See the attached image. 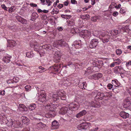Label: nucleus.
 Wrapping results in <instances>:
<instances>
[{
    "label": "nucleus",
    "instance_id": "obj_1",
    "mask_svg": "<svg viewBox=\"0 0 131 131\" xmlns=\"http://www.w3.org/2000/svg\"><path fill=\"white\" fill-rule=\"evenodd\" d=\"M38 93L37 95L39 96V100L41 102H43L46 100V94L44 90L39 89L37 87Z\"/></svg>",
    "mask_w": 131,
    "mask_h": 131
},
{
    "label": "nucleus",
    "instance_id": "obj_2",
    "mask_svg": "<svg viewBox=\"0 0 131 131\" xmlns=\"http://www.w3.org/2000/svg\"><path fill=\"white\" fill-rule=\"evenodd\" d=\"M53 47H56L59 46L66 47H68V45L67 43L62 39L54 41L53 43Z\"/></svg>",
    "mask_w": 131,
    "mask_h": 131
},
{
    "label": "nucleus",
    "instance_id": "obj_3",
    "mask_svg": "<svg viewBox=\"0 0 131 131\" xmlns=\"http://www.w3.org/2000/svg\"><path fill=\"white\" fill-rule=\"evenodd\" d=\"M61 65L60 64H55L53 66H52L49 68L48 70L50 71H51L54 74H56L60 70Z\"/></svg>",
    "mask_w": 131,
    "mask_h": 131
},
{
    "label": "nucleus",
    "instance_id": "obj_4",
    "mask_svg": "<svg viewBox=\"0 0 131 131\" xmlns=\"http://www.w3.org/2000/svg\"><path fill=\"white\" fill-rule=\"evenodd\" d=\"M80 105L79 104H76L74 103H70L68 105L69 109L70 112H72V110H77L79 108Z\"/></svg>",
    "mask_w": 131,
    "mask_h": 131
},
{
    "label": "nucleus",
    "instance_id": "obj_5",
    "mask_svg": "<svg viewBox=\"0 0 131 131\" xmlns=\"http://www.w3.org/2000/svg\"><path fill=\"white\" fill-rule=\"evenodd\" d=\"M90 124L89 123L83 122L79 125L77 128L79 130L86 129Z\"/></svg>",
    "mask_w": 131,
    "mask_h": 131
},
{
    "label": "nucleus",
    "instance_id": "obj_6",
    "mask_svg": "<svg viewBox=\"0 0 131 131\" xmlns=\"http://www.w3.org/2000/svg\"><path fill=\"white\" fill-rule=\"evenodd\" d=\"M56 115L54 110L53 108H49V112L45 114V116L47 118L54 117Z\"/></svg>",
    "mask_w": 131,
    "mask_h": 131
},
{
    "label": "nucleus",
    "instance_id": "obj_7",
    "mask_svg": "<svg viewBox=\"0 0 131 131\" xmlns=\"http://www.w3.org/2000/svg\"><path fill=\"white\" fill-rule=\"evenodd\" d=\"M61 54L60 52L58 51H56L54 54V61L56 63L59 62L61 58Z\"/></svg>",
    "mask_w": 131,
    "mask_h": 131
},
{
    "label": "nucleus",
    "instance_id": "obj_8",
    "mask_svg": "<svg viewBox=\"0 0 131 131\" xmlns=\"http://www.w3.org/2000/svg\"><path fill=\"white\" fill-rule=\"evenodd\" d=\"M111 95L108 93L105 95L103 93H100V94H99V99L101 100L103 99L107 100L109 98L111 97Z\"/></svg>",
    "mask_w": 131,
    "mask_h": 131
},
{
    "label": "nucleus",
    "instance_id": "obj_9",
    "mask_svg": "<svg viewBox=\"0 0 131 131\" xmlns=\"http://www.w3.org/2000/svg\"><path fill=\"white\" fill-rule=\"evenodd\" d=\"M0 120L2 124L6 123V121H7V117L4 114L2 113L0 114Z\"/></svg>",
    "mask_w": 131,
    "mask_h": 131
},
{
    "label": "nucleus",
    "instance_id": "obj_10",
    "mask_svg": "<svg viewBox=\"0 0 131 131\" xmlns=\"http://www.w3.org/2000/svg\"><path fill=\"white\" fill-rule=\"evenodd\" d=\"M59 113L60 114L63 115L65 114L66 113L70 114V113H71V112L69 111V110H68L67 107H63L60 109Z\"/></svg>",
    "mask_w": 131,
    "mask_h": 131
},
{
    "label": "nucleus",
    "instance_id": "obj_11",
    "mask_svg": "<svg viewBox=\"0 0 131 131\" xmlns=\"http://www.w3.org/2000/svg\"><path fill=\"white\" fill-rule=\"evenodd\" d=\"M97 40L96 39H93L90 42L89 46L90 48H94L97 45L98 42Z\"/></svg>",
    "mask_w": 131,
    "mask_h": 131
},
{
    "label": "nucleus",
    "instance_id": "obj_12",
    "mask_svg": "<svg viewBox=\"0 0 131 131\" xmlns=\"http://www.w3.org/2000/svg\"><path fill=\"white\" fill-rule=\"evenodd\" d=\"M12 56L10 55H7L4 56L2 58L3 61L6 63H9L10 61V59L12 58Z\"/></svg>",
    "mask_w": 131,
    "mask_h": 131
},
{
    "label": "nucleus",
    "instance_id": "obj_13",
    "mask_svg": "<svg viewBox=\"0 0 131 131\" xmlns=\"http://www.w3.org/2000/svg\"><path fill=\"white\" fill-rule=\"evenodd\" d=\"M58 95L59 96V98L62 100H66V98L65 93L63 90H59L58 91Z\"/></svg>",
    "mask_w": 131,
    "mask_h": 131
},
{
    "label": "nucleus",
    "instance_id": "obj_14",
    "mask_svg": "<svg viewBox=\"0 0 131 131\" xmlns=\"http://www.w3.org/2000/svg\"><path fill=\"white\" fill-rule=\"evenodd\" d=\"M123 70V69L121 66H118L114 68V70L115 73H118L122 72Z\"/></svg>",
    "mask_w": 131,
    "mask_h": 131
},
{
    "label": "nucleus",
    "instance_id": "obj_15",
    "mask_svg": "<svg viewBox=\"0 0 131 131\" xmlns=\"http://www.w3.org/2000/svg\"><path fill=\"white\" fill-rule=\"evenodd\" d=\"M52 128L53 129H57L59 127V123L56 120L53 121L52 123Z\"/></svg>",
    "mask_w": 131,
    "mask_h": 131
},
{
    "label": "nucleus",
    "instance_id": "obj_16",
    "mask_svg": "<svg viewBox=\"0 0 131 131\" xmlns=\"http://www.w3.org/2000/svg\"><path fill=\"white\" fill-rule=\"evenodd\" d=\"M8 44L7 45L8 47H13L16 45L17 43L14 40H9L8 41Z\"/></svg>",
    "mask_w": 131,
    "mask_h": 131
},
{
    "label": "nucleus",
    "instance_id": "obj_17",
    "mask_svg": "<svg viewBox=\"0 0 131 131\" xmlns=\"http://www.w3.org/2000/svg\"><path fill=\"white\" fill-rule=\"evenodd\" d=\"M73 45L75 46V47L77 48H80L81 45L82 43L81 40H76L74 42Z\"/></svg>",
    "mask_w": 131,
    "mask_h": 131
},
{
    "label": "nucleus",
    "instance_id": "obj_18",
    "mask_svg": "<svg viewBox=\"0 0 131 131\" xmlns=\"http://www.w3.org/2000/svg\"><path fill=\"white\" fill-rule=\"evenodd\" d=\"M58 94V91L56 94H54L52 95V99L54 102L58 101L59 99V96Z\"/></svg>",
    "mask_w": 131,
    "mask_h": 131
},
{
    "label": "nucleus",
    "instance_id": "obj_19",
    "mask_svg": "<svg viewBox=\"0 0 131 131\" xmlns=\"http://www.w3.org/2000/svg\"><path fill=\"white\" fill-rule=\"evenodd\" d=\"M119 115L121 117L124 118H126L129 117L128 113L123 111L119 113Z\"/></svg>",
    "mask_w": 131,
    "mask_h": 131
},
{
    "label": "nucleus",
    "instance_id": "obj_20",
    "mask_svg": "<svg viewBox=\"0 0 131 131\" xmlns=\"http://www.w3.org/2000/svg\"><path fill=\"white\" fill-rule=\"evenodd\" d=\"M112 84L115 87L121 86V84L117 80H112Z\"/></svg>",
    "mask_w": 131,
    "mask_h": 131
},
{
    "label": "nucleus",
    "instance_id": "obj_21",
    "mask_svg": "<svg viewBox=\"0 0 131 131\" xmlns=\"http://www.w3.org/2000/svg\"><path fill=\"white\" fill-rule=\"evenodd\" d=\"M86 113L87 112L85 110H84L77 114L76 115V117L77 118H79L84 115H85Z\"/></svg>",
    "mask_w": 131,
    "mask_h": 131
},
{
    "label": "nucleus",
    "instance_id": "obj_22",
    "mask_svg": "<svg viewBox=\"0 0 131 131\" xmlns=\"http://www.w3.org/2000/svg\"><path fill=\"white\" fill-rule=\"evenodd\" d=\"M45 126V125L40 122L37 124L36 127L38 129H40L41 128H43Z\"/></svg>",
    "mask_w": 131,
    "mask_h": 131
},
{
    "label": "nucleus",
    "instance_id": "obj_23",
    "mask_svg": "<svg viewBox=\"0 0 131 131\" xmlns=\"http://www.w3.org/2000/svg\"><path fill=\"white\" fill-rule=\"evenodd\" d=\"M13 121L12 119H10L9 120L7 119V121H6V123H4V124H6L8 126H11L13 124Z\"/></svg>",
    "mask_w": 131,
    "mask_h": 131
},
{
    "label": "nucleus",
    "instance_id": "obj_24",
    "mask_svg": "<svg viewBox=\"0 0 131 131\" xmlns=\"http://www.w3.org/2000/svg\"><path fill=\"white\" fill-rule=\"evenodd\" d=\"M21 118L22 122L24 124L28 123L29 121V119L26 117L22 116Z\"/></svg>",
    "mask_w": 131,
    "mask_h": 131
},
{
    "label": "nucleus",
    "instance_id": "obj_25",
    "mask_svg": "<svg viewBox=\"0 0 131 131\" xmlns=\"http://www.w3.org/2000/svg\"><path fill=\"white\" fill-rule=\"evenodd\" d=\"M29 109L30 111H32L34 110L36 107V105L35 104L32 103L30 104L28 106Z\"/></svg>",
    "mask_w": 131,
    "mask_h": 131
},
{
    "label": "nucleus",
    "instance_id": "obj_26",
    "mask_svg": "<svg viewBox=\"0 0 131 131\" xmlns=\"http://www.w3.org/2000/svg\"><path fill=\"white\" fill-rule=\"evenodd\" d=\"M86 84V82H84L82 83L79 82V86L81 89H85V88L84 87V85Z\"/></svg>",
    "mask_w": 131,
    "mask_h": 131
},
{
    "label": "nucleus",
    "instance_id": "obj_27",
    "mask_svg": "<svg viewBox=\"0 0 131 131\" xmlns=\"http://www.w3.org/2000/svg\"><path fill=\"white\" fill-rule=\"evenodd\" d=\"M26 56L28 58H32L34 56V54L32 52H27L26 54Z\"/></svg>",
    "mask_w": 131,
    "mask_h": 131
},
{
    "label": "nucleus",
    "instance_id": "obj_28",
    "mask_svg": "<svg viewBox=\"0 0 131 131\" xmlns=\"http://www.w3.org/2000/svg\"><path fill=\"white\" fill-rule=\"evenodd\" d=\"M131 103V102H124V106L125 108H127L129 106Z\"/></svg>",
    "mask_w": 131,
    "mask_h": 131
},
{
    "label": "nucleus",
    "instance_id": "obj_29",
    "mask_svg": "<svg viewBox=\"0 0 131 131\" xmlns=\"http://www.w3.org/2000/svg\"><path fill=\"white\" fill-rule=\"evenodd\" d=\"M116 52L117 55H120L122 54V51L121 49H118L116 50Z\"/></svg>",
    "mask_w": 131,
    "mask_h": 131
},
{
    "label": "nucleus",
    "instance_id": "obj_30",
    "mask_svg": "<svg viewBox=\"0 0 131 131\" xmlns=\"http://www.w3.org/2000/svg\"><path fill=\"white\" fill-rule=\"evenodd\" d=\"M128 28V27H123L122 29L121 30V31L122 32V30H123V32H126L127 33L128 32V29H127Z\"/></svg>",
    "mask_w": 131,
    "mask_h": 131
},
{
    "label": "nucleus",
    "instance_id": "obj_31",
    "mask_svg": "<svg viewBox=\"0 0 131 131\" xmlns=\"http://www.w3.org/2000/svg\"><path fill=\"white\" fill-rule=\"evenodd\" d=\"M20 108H23L25 111H27V107H26L23 104H20L19 105Z\"/></svg>",
    "mask_w": 131,
    "mask_h": 131
},
{
    "label": "nucleus",
    "instance_id": "obj_32",
    "mask_svg": "<svg viewBox=\"0 0 131 131\" xmlns=\"http://www.w3.org/2000/svg\"><path fill=\"white\" fill-rule=\"evenodd\" d=\"M116 3L114 2H112L111 3L109 7L111 8H114V7H113V6H114L115 8V6H116Z\"/></svg>",
    "mask_w": 131,
    "mask_h": 131
},
{
    "label": "nucleus",
    "instance_id": "obj_33",
    "mask_svg": "<svg viewBox=\"0 0 131 131\" xmlns=\"http://www.w3.org/2000/svg\"><path fill=\"white\" fill-rule=\"evenodd\" d=\"M14 82L16 83L18 82L19 78L17 77H14L13 79Z\"/></svg>",
    "mask_w": 131,
    "mask_h": 131
},
{
    "label": "nucleus",
    "instance_id": "obj_34",
    "mask_svg": "<svg viewBox=\"0 0 131 131\" xmlns=\"http://www.w3.org/2000/svg\"><path fill=\"white\" fill-rule=\"evenodd\" d=\"M26 90L29 91L31 90V86L29 85H27L25 87Z\"/></svg>",
    "mask_w": 131,
    "mask_h": 131
},
{
    "label": "nucleus",
    "instance_id": "obj_35",
    "mask_svg": "<svg viewBox=\"0 0 131 131\" xmlns=\"http://www.w3.org/2000/svg\"><path fill=\"white\" fill-rule=\"evenodd\" d=\"M116 61L114 62L116 64L118 65L121 62V60L119 59H117L116 60Z\"/></svg>",
    "mask_w": 131,
    "mask_h": 131
},
{
    "label": "nucleus",
    "instance_id": "obj_36",
    "mask_svg": "<svg viewBox=\"0 0 131 131\" xmlns=\"http://www.w3.org/2000/svg\"><path fill=\"white\" fill-rule=\"evenodd\" d=\"M93 78L96 80L98 79V73H96L93 75Z\"/></svg>",
    "mask_w": 131,
    "mask_h": 131
},
{
    "label": "nucleus",
    "instance_id": "obj_37",
    "mask_svg": "<svg viewBox=\"0 0 131 131\" xmlns=\"http://www.w3.org/2000/svg\"><path fill=\"white\" fill-rule=\"evenodd\" d=\"M98 18L97 16L93 17H92L91 20L92 21L95 22L96 21Z\"/></svg>",
    "mask_w": 131,
    "mask_h": 131
},
{
    "label": "nucleus",
    "instance_id": "obj_38",
    "mask_svg": "<svg viewBox=\"0 0 131 131\" xmlns=\"http://www.w3.org/2000/svg\"><path fill=\"white\" fill-rule=\"evenodd\" d=\"M2 8L6 11H8V8L4 4H3L1 5Z\"/></svg>",
    "mask_w": 131,
    "mask_h": 131
},
{
    "label": "nucleus",
    "instance_id": "obj_39",
    "mask_svg": "<svg viewBox=\"0 0 131 131\" xmlns=\"http://www.w3.org/2000/svg\"><path fill=\"white\" fill-rule=\"evenodd\" d=\"M126 90L127 92L131 96V86L129 88H127Z\"/></svg>",
    "mask_w": 131,
    "mask_h": 131
},
{
    "label": "nucleus",
    "instance_id": "obj_40",
    "mask_svg": "<svg viewBox=\"0 0 131 131\" xmlns=\"http://www.w3.org/2000/svg\"><path fill=\"white\" fill-rule=\"evenodd\" d=\"M31 16L35 18L38 16V14L34 12L32 14Z\"/></svg>",
    "mask_w": 131,
    "mask_h": 131
},
{
    "label": "nucleus",
    "instance_id": "obj_41",
    "mask_svg": "<svg viewBox=\"0 0 131 131\" xmlns=\"http://www.w3.org/2000/svg\"><path fill=\"white\" fill-rule=\"evenodd\" d=\"M124 102H131V99L129 97H127L126 98L124 101Z\"/></svg>",
    "mask_w": 131,
    "mask_h": 131
},
{
    "label": "nucleus",
    "instance_id": "obj_42",
    "mask_svg": "<svg viewBox=\"0 0 131 131\" xmlns=\"http://www.w3.org/2000/svg\"><path fill=\"white\" fill-rule=\"evenodd\" d=\"M52 48V46L50 44L47 45V50H50Z\"/></svg>",
    "mask_w": 131,
    "mask_h": 131
},
{
    "label": "nucleus",
    "instance_id": "obj_43",
    "mask_svg": "<svg viewBox=\"0 0 131 131\" xmlns=\"http://www.w3.org/2000/svg\"><path fill=\"white\" fill-rule=\"evenodd\" d=\"M113 86V85L111 83L108 84L107 86V88L110 90L112 88Z\"/></svg>",
    "mask_w": 131,
    "mask_h": 131
},
{
    "label": "nucleus",
    "instance_id": "obj_44",
    "mask_svg": "<svg viewBox=\"0 0 131 131\" xmlns=\"http://www.w3.org/2000/svg\"><path fill=\"white\" fill-rule=\"evenodd\" d=\"M99 66H100L101 67H102L103 65V61L101 60H99Z\"/></svg>",
    "mask_w": 131,
    "mask_h": 131
},
{
    "label": "nucleus",
    "instance_id": "obj_45",
    "mask_svg": "<svg viewBox=\"0 0 131 131\" xmlns=\"http://www.w3.org/2000/svg\"><path fill=\"white\" fill-rule=\"evenodd\" d=\"M119 12L121 14H124L125 13V10L122 8L120 10Z\"/></svg>",
    "mask_w": 131,
    "mask_h": 131
},
{
    "label": "nucleus",
    "instance_id": "obj_46",
    "mask_svg": "<svg viewBox=\"0 0 131 131\" xmlns=\"http://www.w3.org/2000/svg\"><path fill=\"white\" fill-rule=\"evenodd\" d=\"M13 9V8L12 7H11L10 8H9V7L8 8V12L9 13H10L14 11Z\"/></svg>",
    "mask_w": 131,
    "mask_h": 131
},
{
    "label": "nucleus",
    "instance_id": "obj_47",
    "mask_svg": "<svg viewBox=\"0 0 131 131\" xmlns=\"http://www.w3.org/2000/svg\"><path fill=\"white\" fill-rule=\"evenodd\" d=\"M22 18H23L21 17L20 16H18L16 17L17 20L20 22H21L22 19Z\"/></svg>",
    "mask_w": 131,
    "mask_h": 131
},
{
    "label": "nucleus",
    "instance_id": "obj_48",
    "mask_svg": "<svg viewBox=\"0 0 131 131\" xmlns=\"http://www.w3.org/2000/svg\"><path fill=\"white\" fill-rule=\"evenodd\" d=\"M26 19L23 18L22 19L20 23H22V24H24L26 23Z\"/></svg>",
    "mask_w": 131,
    "mask_h": 131
},
{
    "label": "nucleus",
    "instance_id": "obj_49",
    "mask_svg": "<svg viewBox=\"0 0 131 131\" xmlns=\"http://www.w3.org/2000/svg\"><path fill=\"white\" fill-rule=\"evenodd\" d=\"M57 30L59 31H61L63 30L62 27H59L57 28Z\"/></svg>",
    "mask_w": 131,
    "mask_h": 131
},
{
    "label": "nucleus",
    "instance_id": "obj_50",
    "mask_svg": "<svg viewBox=\"0 0 131 131\" xmlns=\"http://www.w3.org/2000/svg\"><path fill=\"white\" fill-rule=\"evenodd\" d=\"M118 13L116 11L114 12L113 14V15L114 17H116L118 15Z\"/></svg>",
    "mask_w": 131,
    "mask_h": 131
},
{
    "label": "nucleus",
    "instance_id": "obj_51",
    "mask_svg": "<svg viewBox=\"0 0 131 131\" xmlns=\"http://www.w3.org/2000/svg\"><path fill=\"white\" fill-rule=\"evenodd\" d=\"M7 83L8 84H9L10 83H14V82H13V80L12 79V80H7Z\"/></svg>",
    "mask_w": 131,
    "mask_h": 131
},
{
    "label": "nucleus",
    "instance_id": "obj_52",
    "mask_svg": "<svg viewBox=\"0 0 131 131\" xmlns=\"http://www.w3.org/2000/svg\"><path fill=\"white\" fill-rule=\"evenodd\" d=\"M79 35L80 36L83 38H84L85 37V35L84 33H79Z\"/></svg>",
    "mask_w": 131,
    "mask_h": 131
},
{
    "label": "nucleus",
    "instance_id": "obj_53",
    "mask_svg": "<svg viewBox=\"0 0 131 131\" xmlns=\"http://www.w3.org/2000/svg\"><path fill=\"white\" fill-rule=\"evenodd\" d=\"M53 10L54 11V12L55 14H57L59 12V10L58 9L56 8V9H53Z\"/></svg>",
    "mask_w": 131,
    "mask_h": 131
},
{
    "label": "nucleus",
    "instance_id": "obj_54",
    "mask_svg": "<svg viewBox=\"0 0 131 131\" xmlns=\"http://www.w3.org/2000/svg\"><path fill=\"white\" fill-rule=\"evenodd\" d=\"M30 5L31 6V7H36L37 6V5L36 4H34L33 3H30Z\"/></svg>",
    "mask_w": 131,
    "mask_h": 131
},
{
    "label": "nucleus",
    "instance_id": "obj_55",
    "mask_svg": "<svg viewBox=\"0 0 131 131\" xmlns=\"http://www.w3.org/2000/svg\"><path fill=\"white\" fill-rule=\"evenodd\" d=\"M98 104L95 103H94L93 104H92V105H91L92 107H98Z\"/></svg>",
    "mask_w": 131,
    "mask_h": 131
},
{
    "label": "nucleus",
    "instance_id": "obj_56",
    "mask_svg": "<svg viewBox=\"0 0 131 131\" xmlns=\"http://www.w3.org/2000/svg\"><path fill=\"white\" fill-rule=\"evenodd\" d=\"M126 66L127 67L129 66L130 65H131V61H129V62L126 63Z\"/></svg>",
    "mask_w": 131,
    "mask_h": 131
},
{
    "label": "nucleus",
    "instance_id": "obj_57",
    "mask_svg": "<svg viewBox=\"0 0 131 131\" xmlns=\"http://www.w3.org/2000/svg\"><path fill=\"white\" fill-rule=\"evenodd\" d=\"M5 91L4 90L3 91H0V95H4L5 94Z\"/></svg>",
    "mask_w": 131,
    "mask_h": 131
},
{
    "label": "nucleus",
    "instance_id": "obj_58",
    "mask_svg": "<svg viewBox=\"0 0 131 131\" xmlns=\"http://www.w3.org/2000/svg\"><path fill=\"white\" fill-rule=\"evenodd\" d=\"M71 3L73 4H77V2L75 0H71Z\"/></svg>",
    "mask_w": 131,
    "mask_h": 131
},
{
    "label": "nucleus",
    "instance_id": "obj_59",
    "mask_svg": "<svg viewBox=\"0 0 131 131\" xmlns=\"http://www.w3.org/2000/svg\"><path fill=\"white\" fill-rule=\"evenodd\" d=\"M69 4L68 1L65 2L64 3V6H67Z\"/></svg>",
    "mask_w": 131,
    "mask_h": 131
},
{
    "label": "nucleus",
    "instance_id": "obj_60",
    "mask_svg": "<svg viewBox=\"0 0 131 131\" xmlns=\"http://www.w3.org/2000/svg\"><path fill=\"white\" fill-rule=\"evenodd\" d=\"M47 45H46L42 46V48L46 49L47 50Z\"/></svg>",
    "mask_w": 131,
    "mask_h": 131
},
{
    "label": "nucleus",
    "instance_id": "obj_61",
    "mask_svg": "<svg viewBox=\"0 0 131 131\" xmlns=\"http://www.w3.org/2000/svg\"><path fill=\"white\" fill-rule=\"evenodd\" d=\"M121 5L120 4H119L117 6H115V8L116 9H118L121 7Z\"/></svg>",
    "mask_w": 131,
    "mask_h": 131
},
{
    "label": "nucleus",
    "instance_id": "obj_62",
    "mask_svg": "<svg viewBox=\"0 0 131 131\" xmlns=\"http://www.w3.org/2000/svg\"><path fill=\"white\" fill-rule=\"evenodd\" d=\"M63 6V5L62 4H59L58 7L60 9Z\"/></svg>",
    "mask_w": 131,
    "mask_h": 131
},
{
    "label": "nucleus",
    "instance_id": "obj_63",
    "mask_svg": "<svg viewBox=\"0 0 131 131\" xmlns=\"http://www.w3.org/2000/svg\"><path fill=\"white\" fill-rule=\"evenodd\" d=\"M116 65L114 62L112 63L110 65L111 67H113Z\"/></svg>",
    "mask_w": 131,
    "mask_h": 131
},
{
    "label": "nucleus",
    "instance_id": "obj_64",
    "mask_svg": "<svg viewBox=\"0 0 131 131\" xmlns=\"http://www.w3.org/2000/svg\"><path fill=\"white\" fill-rule=\"evenodd\" d=\"M83 99H80V101H79L78 103H78L80 104V103H82L83 102Z\"/></svg>",
    "mask_w": 131,
    "mask_h": 131
}]
</instances>
